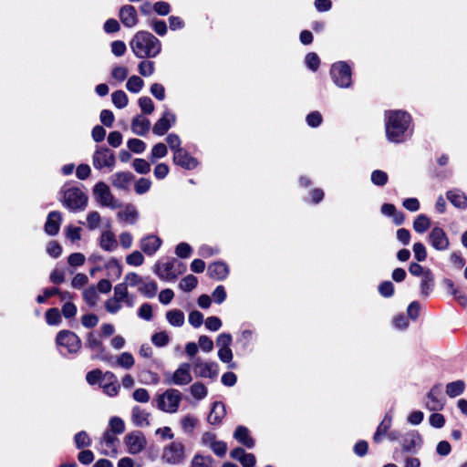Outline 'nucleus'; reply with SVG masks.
<instances>
[{"label":"nucleus","mask_w":467,"mask_h":467,"mask_svg":"<svg viewBox=\"0 0 467 467\" xmlns=\"http://www.w3.org/2000/svg\"><path fill=\"white\" fill-rule=\"evenodd\" d=\"M151 342L158 348H163L169 344L170 337L166 331L157 332L151 336Z\"/></svg>","instance_id":"49530a36"},{"label":"nucleus","mask_w":467,"mask_h":467,"mask_svg":"<svg viewBox=\"0 0 467 467\" xmlns=\"http://www.w3.org/2000/svg\"><path fill=\"white\" fill-rule=\"evenodd\" d=\"M151 187V182L150 179H147V178H140L136 183H135V186H134V189H135V192L137 194H144L146 193L147 192H149V190L150 189Z\"/></svg>","instance_id":"e2e57ef3"},{"label":"nucleus","mask_w":467,"mask_h":467,"mask_svg":"<svg viewBox=\"0 0 467 467\" xmlns=\"http://www.w3.org/2000/svg\"><path fill=\"white\" fill-rule=\"evenodd\" d=\"M182 395L176 389H168L162 394L158 395L152 401L160 410L167 413H175L182 401Z\"/></svg>","instance_id":"20e7f679"},{"label":"nucleus","mask_w":467,"mask_h":467,"mask_svg":"<svg viewBox=\"0 0 467 467\" xmlns=\"http://www.w3.org/2000/svg\"><path fill=\"white\" fill-rule=\"evenodd\" d=\"M306 66L312 71H317L320 65V59L317 53H307L305 57Z\"/></svg>","instance_id":"5fc2aeb1"},{"label":"nucleus","mask_w":467,"mask_h":467,"mask_svg":"<svg viewBox=\"0 0 467 467\" xmlns=\"http://www.w3.org/2000/svg\"><path fill=\"white\" fill-rule=\"evenodd\" d=\"M132 167L140 174H147L150 171V164L144 159H135Z\"/></svg>","instance_id":"603ef678"},{"label":"nucleus","mask_w":467,"mask_h":467,"mask_svg":"<svg viewBox=\"0 0 467 467\" xmlns=\"http://www.w3.org/2000/svg\"><path fill=\"white\" fill-rule=\"evenodd\" d=\"M62 222V215L60 212L52 211L48 213L46 223H45V232L50 235L54 236L58 234L60 229V224Z\"/></svg>","instance_id":"b1692460"},{"label":"nucleus","mask_w":467,"mask_h":467,"mask_svg":"<svg viewBox=\"0 0 467 467\" xmlns=\"http://www.w3.org/2000/svg\"><path fill=\"white\" fill-rule=\"evenodd\" d=\"M392 423V416L390 412H387L385 414L384 419L378 426L374 435H373V441L375 443H379L382 441L383 437L388 433L389 430L391 427Z\"/></svg>","instance_id":"c85d7f7f"},{"label":"nucleus","mask_w":467,"mask_h":467,"mask_svg":"<svg viewBox=\"0 0 467 467\" xmlns=\"http://www.w3.org/2000/svg\"><path fill=\"white\" fill-rule=\"evenodd\" d=\"M226 413L225 406L222 401H214L208 415L207 420L212 425L221 424Z\"/></svg>","instance_id":"bb28decb"},{"label":"nucleus","mask_w":467,"mask_h":467,"mask_svg":"<svg viewBox=\"0 0 467 467\" xmlns=\"http://www.w3.org/2000/svg\"><path fill=\"white\" fill-rule=\"evenodd\" d=\"M116 163V157L113 150L105 147L98 146L92 156V164L96 170H102L104 168L111 171Z\"/></svg>","instance_id":"6e6552de"},{"label":"nucleus","mask_w":467,"mask_h":467,"mask_svg":"<svg viewBox=\"0 0 467 467\" xmlns=\"http://www.w3.org/2000/svg\"><path fill=\"white\" fill-rule=\"evenodd\" d=\"M167 321L173 327H182L184 324V314L182 310L173 309L166 313Z\"/></svg>","instance_id":"e433bc0d"},{"label":"nucleus","mask_w":467,"mask_h":467,"mask_svg":"<svg viewBox=\"0 0 467 467\" xmlns=\"http://www.w3.org/2000/svg\"><path fill=\"white\" fill-rule=\"evenodd\" d=\"M83 298L89 306H95L99 299L96 288L94 286L86 288L83 292Z\"/></svg>","instance_id":"de8ad7c7"},{"label":"nucleus","mask_w":467,"mask_h":467,"mask_svg":"<svg viewBox=\"0 0 467 467\" xmlns=\"http://www.w3.org/2000/svg\"><path fill=\"white\" fill-rule=\"evenodd\" d=\"M139 107L144 114H151L154 111V104L150 98L141 97L139 99Z\"/></svg>","instance_id":"69168bd1"},{"label":"nucleus","mask_w":467,"mask_h":467,"mask_svg":"<svg viewBox=\"0 0 467 467\" xmlns=\"http://www.w3.org/2000/svg\"><path fill=\"white\" fill-rule=\"evenodd\" d=\"M322 120L321 113L317 110L310 112L306 118L307 125L311 128H317L322 123Z\"/></svg>","instance_id":"338daca9"},{"label":"nucleus","mask_w":467,"mask_h":467,"mask_svg":"<svg viewBox=\"0 0 467 467\" xmlns=\"http://www.w3.org/2000/svg\"><path fill=\"white\" fill-rule=\"evenodd\" d=\"M100 387L103 389V391L107 395L110 397L116 396L119 389V384L116 379L115 374L110 371H107L103 375V379L102 382H100Z\"/></svg>","instance_id":"5701e85b"},{"label":"nucleus","mask_w":467,"mask_h":467,"mask_svg":"<svg viewBox=\"0 0 467 467\" xmlns=\"http://www.w3.org/2000/svg\"><path fill=\"white\" fill-rule=\"evenodd\" d=\"M422 443V439L417 431L407 432L402 437V450L405 452L415 453L417 448H420Z\"/></svg>","instance_id":"aec40b11"},{"label":"nucleus","mask_w":467,"mask_h":467,"mask_svg":"<svg viewBox=\"0 0 467 467\" xmlns=\"http://www.w3.org/2000/svg\"><path fill=\"white\" fill-rule=\"evenodd\" d=\"M56 343L59 348H64L68 354H77L82 341L79 337L70 330H61L57 334Z\"/></svg>","instance_id":"9d476101"},{"label":"nucleus","mask_w":467,"mask_h":467,"mask_svg":"<svg viewBox=\"0 0 467 467\" xmlns=\"http://www.w3.org/2000/svg\"><path fill=\"white\" fill-rule=\"evenodd\" d=\"M414 257L417 262H424L427 258V251L424 244L420 242L415 243L412 247Z\"/></svg>","instance_id":"680f3d73"},{"label":"nucleus","mask_w":467,"mask_h":467,"mask_svg":"<svg viewBox=\"0 0 467 467\" xmlns=\"http://www.w3.org/2000/svg\"><path fill=\"white\" fill-rule=\"evenodd\" d=\"M99 246L107 252H113L118 247V241L111 231H105L99 238Z\"/></svg>","instance_id":"473e14b6"},{"label":"nucleus","mask_w":467,"mask_h":467,"mask_svg":"<svg viewBox=\"0 0 467 467\" xmlns=\"http://www.w3.org/2000/svg\"><path fill=\"white\" fill-rule=\"evenodd\" d=\"M112 103L118 109H123L128 105L129 99L123 90H117L111 94Z\"/></svg>","instance_id":"a19ab883"},{"label":"nucleus","mask_w":467,"mask_h":467,"mask_svg":"<svg viewBox=\"0 0 467 467\" xmlns=\"http://www.w3.org/2000/svg\"><path fill=\"white\" fill-rule=\"evenodd\" d=\"M173 162L175 165H178L185 170H193L199 164L197 159L191 156L189 152L184 149L178 150L177 152H174Z\"/></svg>","instance_id":"6ab92c4d"},{"label":"nucleus","mask_w":467,"mask_h":467,"mask_svg":"<svg viewBox=\"0 0 467 467\" xmlns=\"http://www.w3.org/2000/svg\"><path fill=\"white\" fill-rule=\"evenodd\" d=\"M150 27L154 30V32L160 36H163L167 34L168 28L166 22L159 19H151L150 21Z\"/></svg>","instance_id":"13d9d810"},{"label":"nucleus","mask_w":467,"mask_h":467,"mask_svg":"<svg viewBox=\"0 0 467 467\" xmlns=\"http://www.w3.org/2000/svg\"><path fill=\"white\" fill-rule=\"evenodd\" d=\"M162 244L161 239L155 234H148L140 240V249L147 255H153L161 247Z\"/></svg>","instance_id":"412c9836"},{"label":"nucleus","mask_w":467,"mask_h":467,"mask_svg":"<svg viewBox=\"0 0 467 467\" xmlns=\"http://www.w3.org/2000/svg\"><path fill=\"white\" fill-rule=\"evenodd\" d=\"M197 277L193 275H188L181 280L179 286L184 292H191L197 286Z\"/></svg>","instance_id":"37998d69"},{"label":"nucleus","mask_w":467,"mask_h":467,"mask_svg":"<svg viewBox=\"0 0 467 467\" xmlns=\"http://www.w3.org/2000/svg\"><path fill=\"white\" fill-rule=\"evenodd\" d=\"M46 321L50 326H57L61 322V315L57 308H49L46 312Z\"/></svg>","instance_id":"09e8293b"},{"label":"nucleus","mask_w":467,"mask_h":467,"mask_svg":"<svg viewBox=\"0 0 467 467\" xmlns=\"http://www.w3.org/2000/svg\"><path fill=\"white\" fill-rule=\"evenodd\" d=\"M139 72L143 77H150L154 73V62L150 60H143L138 66Z\"/></svg>","instance_id":"bf43d9fd"},{"label":"nucleus","mask_w":467,"mask_h":467,"mask_svg":"<svg viewBox=\"0 0 467 467\" xmlns=\"http://www.w3.org/2000/svg\"><path fill=\"white\" fill-rule=\"evenodd\" d=\"M134 55L139 58L156 57L161 51V41L148 31H139L130 43Z\"/></svg>","instance_id":"f03ea898"},{"label":"nucleus","mask_w":467,"mask_h":467,"mask_svg":"<svg viewBox=\"0 0 467 467\" xmlns=\"http://www.w3.org/2000/svg\"><path fill=\"white\" fill-rule=\"evenodd\" d=\"M93 194L96 201L103 207L116 209L121 206V203L111 193L109 187L103 182L95 184Z\"/></svg>","instance_id":"1a4fd4ad"},{"label":"nucleus","mask_w":467,"mask_h":467,"mask_svg":"<svg viewBox=\"0 0 467 467\" xmlns=\"http://www.w3.org/2000/svg\"><path fill=\"white\" fill-rule=\"evenodd\" d=\"M150 128V121L140 115L134 117L131 121V130L139 136H144Z\"/></svg>","instance_id":"7c9ffc66"},{"label":"nucleus","mask_w":467,"mask_h":467,"mask_svg":"<svg viewBox=\"0 0 467 467\" xmlns=\"http://www.w3.org/2000/svg\"><path fill=\"white\" fill-rule=\"evenodd\" d=\"M168 153L167 146L162 143L159 142L153 146L151 149L150 161L151 163H155L158 159H161L165 157Z\"/></svg>","instance_id":"ea45409f"},{"label":"nucleus","mask_w":467,"mask_h":467,"mask_svg":"<svg viewBox=\"0 0 467 467\" xmlns=\"http://www.w3.org/2000/svg\"><path fill=\"white\" fill-rule=\"evenodd\" d=\"M447 199L457 208L466 209L467 208V197L460 190L454 189L448 191L446 193Z\"/></svg>","instance_id":"72a5a7b5"},{"label":"nucleus","mask_w":467,"mask_h":467,"mask_svg":"<svg viewBox=\"0 0 467 467\" xmlns=\"http://www.w3.org/2000/svg\"><path fill=\"white\" fill-rule=\"evenodd\" d=\"M150 413L146 410L141 409L140 406H134L131 410V421L132 423L140 428L148 427L150 424Z\"/></svg>","instance_id":"a878e982"},{"label":"nucleus","mask_w":467,"mask_h":467,"mask_svg":"<svg viewBox=\"0 0 467 467\" xmlns=\"http://www.w3.org/2000/svg\"><path fill=\"white\" fill-rule=\"evenodd\" d=\"M109 431L114 434H121L125 431V423L119 417H112L109 420Z\"/></svg>","instance_id":"864d4df0"},{"label":"nucleus","mask_w":467,"mask_h":467,"mask_svg":"<svg viewBox=\"0 0 467 467\" xmlns=\"http://www.w3.org/2000/svg\"><path fill=\"white\" fill-rule=\"evenodd\" d=\"M420 286V295L423 297H428L432 293L435 286V279L431 269H427L425 275L421 276Z\"/></svg>","instance_id":"2f4dec72"},{"label":"nucleus","mask_w":467,"mask_h":467,"mask_svg":"<svg viewBox=\"0 0 467 467\" xmlns=\"http://www.w3.org/2000/svg\"><path fill=\"white\" fill-rule=\"evenodd\" d=\"M431 226V220L425 214H419L413 222V229L419 234L425 233Z\"/></svg>","instance_id":"4c0bfd02"},{"label":"nucleus","mask_w":467,"mask_h":467,"mask_svg":"<svg viewBox=\"0 0 467 467\" xmlns=\"http://www.w3.org/2000/svg\"><path fill=\"white\" fill-rule=\"evenodd\" d=\"M213 462L211 456L196 454L192 461V467H213Z\"/></svg>","instance_id":"8fccbe9b"},{"label":"nucleus","mask_w":467,"mask_h":467,"mask_svg":"<svg viewBox=\"0 0 467 467\" xmlns=\"http://www.w3.org/2000/svg\"><path fill=\"white\" fill-rule=\"evenodd\" d=\"M190 391L191 394L198 400H203L208 394L207 388L201 382L193 383L190 388Z\"/></svg>","instance_id":"a18cd8bd"},{"label":"nucleus","mask_w":467,"mask_h":467,"mask_svg":"<svg viewBox=\"0 0 467 467\" xmlns=\"http://www.w3.org/2000/svg\"><path fill=\"white\" fill-rule=\"evenodd\" d=\"M351 68L344 61L334 63L330 68V76L336 86L348 88L351 86Z\"/></svg>","instance_id":"423d86ee"},{"label":"nucleus","mask_w":467,"mask_h":467,"mask_svg":"<svg viewBox=\"0 0 467 467\" xmlns=\"http://www.w3.org/2000/svg\"><path fill=\"white\" fill-rule=\"evenodd\" d=\"M139 292L148 298H152L156 296L158 291V285L155 281L150 280V277L144 278L141 285L138 288Z\"/></svg>","instance_id":"f704fd0d"},{"label":"nucleus","mask_w":467,"mask_h":467,"mask_svg":"<svg viewBox=\"0 0 467 467\" xmlns=\"http://www.w3.org/2000/svg\"><path fill=\"white\" fill-rule=\"evenodd\" d=\"M117 215L120 221H125L130 224H135L140 217L138 210L131 203L126 204L124 210L119 211Z\"/></svg>","instance_id":"c756f323"},{"label":"nucleus","mask_w":467,"mask_h":467,"mask_svg":"<svg viewBox=\"0 0 467 467\" xmlns=\"http://www.w3.org/2000/svg\"><path fill=\"white\" fill-rule=\"evenodd\" d=\"M218 358L223 363H229L230 368H234L235 364L231 363L233 360V352L230 348H219L218 350Z\"/></svg>","instance_id":"052dcab7"},{"label":"nucleus","mask_w":467,"mask_h":467,"mask_svg":"<svg viewBox=\"0 0 467 467\" xmlns=\"http://www.w3.org/2000/svg\"><path fill=\"white\" fill-rule=\"evenodd\" d=\"M388 174L381 170H375L371 173V182L377 186H384L388 182Z\"/></svg>","instance_id":"6e6d98bb"},{"label":"nucleus","mask_w":467,"mask_h":467,"mask_svg":"<svg viewBox=\"0 0 467 467\" xmlns=\"http://www.w3.org/2000/svg\"><path fill=\"white\" fill-rule=\"evenodd\" d=\"M411 118L406 111L389 110L385 112L386 137L393 143H402L411 137Z\"/></svg>","instance_id":"f257e3e1"},{"label":"nucleus","mask_w":467,"mask_h":467,"mask_svg":"<svg viewBox=\"0 0 467 467\" xmlns=\"http://www.w3.org/2000/svg\"><path fill=\"white\" fill-rule=\"evenodd\" d=\"M193 371L197 377L215 379L218 376V364L215 362H205L196 358L192 363Z\"/></svg>","instance_id":"f8f14e48"},{"label":"nucleus","mask_w":467,"mask_h":467,"mask_svg":"<svg viewBox=\"0 0 467 467\" xmlns=\"http://www.w3.org/2000/svg\"><path fill=\"white\" fill-rule=\"evenodd\" d=\"M234 438L248 449L254 446V440L250 436V431L245 426H238L234 432Z\"/></svg>","instance_id":"cd10ccee"},{"label":"nucleus","mask_w":467,"mask_h":467,"mask_svg":"<svg viewBox=\"0 0 467 467\" xmlns=\"http://www.w3.org/2000/svg\"><path fill=\"white\" fill-rule=\"evenodd\" d=\"M441 393L442 385L441 383H437L432 386L426 395L427 401L425 403V408L430 411H439L443 410L446 401Z\"/></svg>","instance_id":"9b49d317"},{"label":"nucleus","mask_w":467,"mask_h":467,"mask_svg":"<svg viewBox=\"0 0 467 467\" xmlns=\"http://www.w3.org/2000/svg\"><path fill=\"white\" fill-rule=\"evenodd\" d=\"M59 193L61 194L60 202L69 211L78 212L86 209L88 196L80 188L66 184L61 188Z\"/></svg>","instance_id":"7ed1b4c3"},{"label":"nucleus","mask_w":467,"mask_h":467,"mask_svg":"<svg viewBox=\"0 0 467 467\" xmlns=\"http://www.w3.org/2000/svg\"><path fill=\"white\" fill-rule=\"evenodd\" d=\"M125 443L130 453L137 454L144 449L146 445V440L140 431H136L129 433L125 437Z\"/></svg>","instance_id":"2eb2a0df"},{"label":"nucleus","mask_w":467,"mask_h":467,"mask_svg":"<svg viewBox=\"0 0 467 467\" xmlns=\"http://www.w3.org/2000/svg\"><path fill=\"white\" fill-rule=\"evenodd\" d=\"M464 390L465 382L461 379L450 382L445 387L446 394L451 399L462 395Z\"/></svg>","instance_id":"c9c22d12"},{"label":"nucleus","mask_w":467,"mask_h":467,"mask_svg":"<svg viewBox=\"0 0 467 467\" xmlns=\"http://www.w3.org/2000/svg\"><path fill=\"white\" fill-rule=\"evenodd\" d=\"M176 116L170 110H165L162 116L155 122L152 132L158 136H162L175 123Z\"/></svg>","instance_id":"dca6fc26"},{"label":"nucleus","mask_w":467,"mask_h":467,"mask_svg":"<svg viewBox=\"0 0 467 467\" xmlns=\"http://www.w3.org/2000/svg\"><path fill=\"white\" fill-rule=\"evenodd\" d=\"M100 221V214L97 211L90 212L87 215L88 227L91 231L99 227Z\"/></svg>","instance_id":"774afa93"},{"label":"nucleus","mask_w":467,"mask_h":467,"mask_svg":"<svg viewBox=\"0 0 467 467\" xmlns=\"http://www.w3.org/2000/svg\"><path fill=\"white\" fill-rule=\"evenodd\" d=\"M144 86V81L138 76H131L127 83L126 88L131 93H139Z\"/></svg>","instance_id":"c03bdc74"},{"label":"nucleus","mask_w":467,"mask_h":467,"mask_svg":"<svg viewBox=\"0 0 467 467\" xmlns=\"http://www.w3.org/2000/svg\"><path fill=\"white\" fill-rule=\"evenodd\" d=\"M198 423V419L192 415H185L181 420V426L184 433L192 434Z\"/></svg>","instance_id":"58836bf2"},{"label":"nucleus","mask_w":467,"mask_h":467,"mask_svg":"<svg viewBox=\"0 0 467 467\" xmlns=\"http://www.w3.org/2000/svg\"><path fill=\"white\" fill-rule=\"evenodd\" d=\"M134 358L130 352H123L117 359V364L125 368L130 369L134 365Z\"/></svg>","instance_id":"3c124183"},{"label":"nucleus","mask_w":467,"mask_h":467,"mask_svg":"<svg viewBox=\"0 0 467 467\" xmlns=\"http://www.w3.org/2000/svg\"><path fill=\"white\" fill-rule=\"evenodd\" d=\"M207 274L213 279L223 281L229 275V267L223 261L213 262V264L209 265Z\"/></svg>","instance_id":"393cba45"},{"label":"nucleus","mask_w":467,"mask_h":467,"mask_svg":"<svg viewBox=\"0 0 467 467\" xmlns=\"http://www.w3.org/2000/svg\"><path fill=\"white\" fill-rule=\"evenodd\" d=\"M177 264V259H172L166 263H157L154 265L153 272L161 280L164 281H174V268Z\"/></svg>","instance_id":"f3484780"},{"label":"nucleus","mask_w":467,"mask_h":467,"mask_svg":"<svg viewBox=\"0 0 467 467\" xmlns=\"http://www.w3.org/2000/svg\"><path fill=\"white\" fill-rule=\"evenodd\" d=\"M175 254L180 258H189L192 254V248L189 244L182 242L177 244Z\"/></svg>","instance_id":"0e129e2a"},{"label":"nucleus","mask_w":467,"mask_h":467,"mask_svg":"<svg viewBox=\"0 0 467 467\" xmlns=\"http://www.w3.org/2000/svg\"><path fill=\"white\" fill-rule=\"evenodd\" d=\"M119 18L125 27L132 28L138 22V13L131 5H124L119 10Z\"/></svg>","instance_id":"a211bd4d"},{"label":"nucleus","mask_w":467,"mask_h":467,"mask_svg":"<svg viewBox=\"0 0 467 467\" xmlns=\"http://www.w3.org/2000/svg\"><path fill=\"white\" fill-rule=\"evenodd\" d=\"M161 460L170 465H178L185 460V448L182 441H174L163 448Z\"/></svg>","instance_id":"0eeeda50"},{"label":"nucleus","mask_w":467,"mask_h":467,"mask_svg":"<svg viewBox=\"0 0 467 467\" xmlns=\"http://www.w3.org/2000/svg\"><path fill=\"white\" fill-rule=\"evenodd\" d=\"M85 347L94 352L91 357L92 359H100L108 363L112 362V355L106 350V348L104 347L99 335H98L96 332L91 331L88 333Z\"/></svg>","instance_id":"39448f33"},{"label":"nucleus","mask_w":467,"mask_h":467,"mask_svg":"<svg viewBox=\"0 0 467 467\" xmlns=\"http://www.w3.org/2000/svg\"><path fill=\"white\" fill-rule=\"evenodd\" d=\"M74 442L78 449H83L91 445V439L85 431H81L75 434Z\"/></svg>","instance_id":"79ce46f5"},{"label":"nucleus","mask_w":467,"mask_h":467,"mask_svg":"<svg viewBox=\"0 0 467 467\" xmlns=\"http://www.w3.org/2000/svg\"><path fill=\"white\" fill-rule=\"evenodd\" d=\"M190 370L191 365L189 363H182L173 372L171 378L166 380V383L178 386L189 384L192 380Z\"/></svg>","instance_id":"4468645a"},{"label":"nucleus","mask_w":467,"mask_h":467,"mask_svg":"<svg viewBox=\"0 0 467 467\" xmlns=\"http://www.w3.org/2000/svg\"><path fill=\"white\" fill-rule=\"evenodd\" d=\"M135 179V176L130 171H119L111 175L110 181L112 185L122 191L129 190V186Z\"/></svg>","instance_id":"4be33fe9"},{"label":"nucleus","mask_w":467,"mask_h":467,"mask_svg":"<svg viewBox=\"0 0 467 467\" xmlns=\"http://www.w3.org/2000/svg\"><path fill=\"white\" fill-rule=\"evenodd\" d=\"M127 146L130 151L136 154L142 153L146 149V143L140 139H130Z\"/></svg>","instance_id":"4d7b16f0"},{"label":"nucleus","mask_w":467,"mask_h":467,"mask_svg":"<svg viewBox=\"0 0 467 467\" xmlns=\"http://www.w3.org/2000/svg\"><path fill=\"white\" fill-rule=\"evenodd\" d=\"M428 243L436 250V251H446L450 246V240L444 232V230L441 227H433L430 234L427 236Z\"/></svg>","instance_id":"ddd939ff"}]
</instances>
